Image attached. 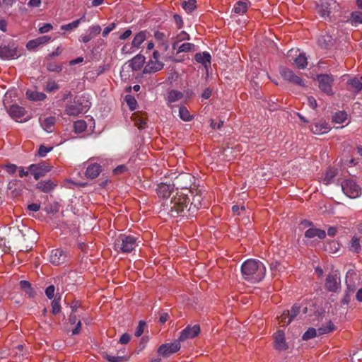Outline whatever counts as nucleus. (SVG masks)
<instances>
[{
  "label": "nucleus",
  "mask_w": 362,
  "mask_h": 362,
  "mask_svg": "<svg viewBox=\"0 0 362 362\" xmlns=\"http://www.w3.org/2000/svg\"><path fill=\"white\" fill-rule=\"evenodd\" d=\"M241 274L245 281L256 284L260 282L264 278L266 268L261 261L249 259L242 264Z\"/></svg>",
  "instance_id": "1"
},
{
  "label": "nucleus",
  "mask_w": 362,
  "mask_h": 362,
  "mask_svg": "<svg viewBox=\"0 0 362 362\" xmlns=\"http://www.w3.org/2000/svg\"><path fill=\"white\" fill-rule=\"evenodd\" d=\"M187 192L191 193L187 187L182 189L181 192H177L170 201V214L172 216H192L191 211H188V206L189 198L187 194L185 193Z\"/></svg>",
  "instance_id": "2"
},
{
  "label": "nucleus",
  "mask_w": 362,
  "mask_h": 362,
  "mask_svg": "<svg viewBox=\"0 0 362 362\" xmlns=\"http://www.w3.org/2000/svg\"><path fill=\"white\" fill-rule=\"evenodd\" d=\"M136 240L133 235L120 234L115 240L114 249L118 252H131L137 245Z\"/></svg>",
  "instance_id": "3"
},
{
  "label": "nucleus",
  "mask_w": 362,
  "mask_h": 362,
  "mask_svg": "<svg viewBox=\"0 0 362 362\" xmlns=\"http://www.w3.org/2000/svg\"><path fill=\"white\" fill-rule=\"evenodd\" d=\"M341 187L343 192L351 199L357 198L361 194V187L352 179L344 180Z\"/></svg>",
  "instance_id": "4"
},
{
  "label": "nucleus",
  "mask_w": 362,
  "mask_h": 362,
  "mask_svg": "<svg viewBox=\"0 0 362 362\" xmlns=\"http://www.w3.org/2000/svg\"><path fill=\"white\" fill-rule=\"evenodd\" d=\"M88 104L83 105L80 99H75L73 102L65 106L64 112L66 115L72 117H77L79 115L86 112L89 109Z\"/></svg>",
  "instance_id": "5"
},
{
  "label": "nucleus",
  "mask_w": 362,
  "mask_h": 362,
  "mask_svg": "<svg viewBox=\"0 0 362 362\" xmlns=\"http://www.w3.org/2000/svg\"><path fill=\"white\" fill-rule=\"evenodd\" d=\"M180 342L178 339L171 342L160 345L158 349V353L160 356L167 358L171 354L177 352L180 349Z\"/></svg>",
  "instance_id": "6"
},
{
  "label": "nucleus",
  "mask_w": 362,
  "mask_h": 362,
  "mask_svg": "<svg viewBox=\"0 0 362 362\" xmlns=\"http://www.w3.org/2000/svg\"><path fill=\"white\" fill-rule=\"evenodd\" d=\"M28 170L33 175L35 180H37L51 170V166L47 165L46 163L42 162L37 164L30 165L28 167Z\"/></svg>",
  "instance_id": "7"
},
{
  "label": "nucleus",
  "mask_w": 362,
  "mask_h": 362,
  "mask_svg": "<svg viewBox=\"0 0 362 362\" xmlns=\"http://www.w3.org/2000/svg\"><path fill=\"white\" fill-rule=\"evenodd\" d=\"M320 89L327 95H332V86L333 83V77L328 74H321L317 76Z\"/></svg>",
  "instance_id": "8"
},
{
  "label": "nucleus",
  "mask_w": 362,
  "mask_h": 362,
  "mask_svg": "<svg viewBox=\"0 0 362 362\" xmlns=\"http://www.w3.org/2000/svg\"><path fill=\"white\" fill-rule=\"evenodd\" d=\"M301 224L305 227L310 226V228L305 232V238H313L317 237L320 239H324L326 237L325 230L313 227L312 222L304 221Z\"/></svg>",
  "instance_id": "9"
},
{
  "label": "nucleus",
  "mask_w": 362,
  "mask_h": 362,
  "mask_svg": "<svg viewBox=\"0 0 362 362\" xmlns=\"http://www.w3.org/2000/svg\"><path fill=\"white\" fill-rule=\"evenodd\" d=\"M68 255L61 248L54 249L50 252L49 262L54 265H60L67 260Z\"/></svg>",
  "instance_id": "10"
},
{
  "label": "nucleus",
  "mask_w": 362,
  "mask_h": 362,
  "mask_svg": "<svg viewBox=\"0 0 362 362\" xmlns=\"http://www.w3.org/2000/svg\"><path fill=\"white\" fill-rule=\"evenodd\" d=\"M199 332L200 327L199 325H194L193 326L187 325L182 330L177 339L181 342L187 339H193L196 337Z\"/></svg>",
  "instance_id": "11"
},
{
  "label": "nucleus",
  "mask_w": 362,
  "mask_h": 362,
  "mask_svg": "<svg viewBox=\"0 0 362 362\" xmlns=\"http://www.w3.org/2000/svg\"><path fill=\"white\" fill-rule=\"evenodd\" d=\"M274 338V347L279 351H286L288 349V343L286 342L284 332L282 330L276 331L273 336Z\"/></svg>",
  "instance_id": "12"
},
{
  "label": "nucleus",
  "mask_w": 362,
  "mask_h": 362,
  "mask_svg": "<svg viewBox=\"0 0 362 362\" xmlns=\"http://www.w3.org/2000/svg\"><path fill=\"white\" fill-rule=\"evenodd\" d=\"M280 74L284 80L289 81L293 84L304 86L303 81L298 76H296L293 71L289 69L281 67L280 69Z\"/></svg>",
  "instance_id": "13"
},
{
  "label": "nucleus",
  "mask_w": 362,
  "mask_h": 362,
  "mask_svg": "<svg viewBox=\"0 0 362 362\" xmlns=\"http://www.w3.org/2000/svg\"><path fill=\"white\" fill-rule=\"evenodd\" d=\"M339 285L340 278L337 272L329 274L327 276L325 281V287L329 291H336L339 288Z\"/></svg>",
  "instance_id": "14"
},
{
  "label": "nucleus",
  "mask_w": 362,
  "mask_h": 362,
  "mask_svg": "<svg viewBox=\"0 0 362 362\" xmlns=\"http://www.w3.org/2000/svg\"><path fill=\"white\" fill-rule=\"evenodd\" d=\"M17 49L13 47L0 45V58L9 60L18 57Z\"/></svg>",
  "instance_id": "15"
},
{
  "label": "nucleus",
  "mask_w": 362,
  "mask_h": 362,
  "mask_svg": "<svg viewBox=\"0 0 362 362\" xmlns=\"http://www.w3.org/2000/svg\"><path fill=\"white\" fill-rule=\"evenodd\" d=\"M132 121L134 122L139 129H144L146 127L147 116L146 114L141 112H135L131 117Z\"/></svg>",
  "instance_id": "16"
},
{
  "label": "nucleus",
  "mask_w": 362,
  "mask_h": 362,
  "mask_svg": "<svg viewBox=\"0 0 362 362\" xmlns=\"http://www.w3.org/2000/svg\"><path fill=\"white\" fill-rule=\"evenodd\" d=\"M23 185L18 180H12L8 184V192L13 197L19 196L23 190Z\"/></svg>",
  "instance_id": "17"
},
{
  "label": "nucleus",
  "mask_w": 362,
  "mask_h": 362,
  "mask_svg": "<svg viewBox=\"0 0 362 362\" xmlns=\"http://www.w3.org/2000/svg\"><path fill=\"white\" fill-rule=\"evenodd\" d=\"M330 126L325 121H320L311 125L310 130L315 134H323L329 132Z\"/></svg>",
  "instance_id": "18"
},
{
  "label": "nucleus",
  "mask_w": 362,
  "mask_h": 362,
  "mask_svg": "<svg viewBox=\"0 0 362 362\" xmlns=\"http://www.w3.org/2000/svg\"><path fill=\"white\" fill-rule=\"evenodd\" d=\"M163 68V64L158 60L150 59L144 66V74H151L157 72Z\"/></svg>",
  "instance_id": "19"
},
{
  "label": "nucleus",
  "mask_w": 362,
  "mask_h": 362,
  "mask_svg": "<svg viewBox=\"0 0 362 362\" xmlns=\"http://www.w3.org/2000/svg\"><path fill=\"white\" fill-rule=\"evenodd\" d=\"M8 115L16 121L21 119L25 114V110L23 107L18 105H12L7 109Z\"/></svg>",
  "instance_id": "20"
},
{
  "label": "nucleus",
  "mask_w": 362,
  "mask_h": 362,
  "mask_svg": "<svg viewBox=\"0 0 362 362\" xmlns=\"http://www.w3.org/2000/svg\"><path fill=\"white\" fill-rule=\"evenodd\" d=\"M51 40V37L47 35L39 37L36 39L31 40L28 42L26 47L29 50H33L37 47L47 44Z\"/></svg>",
  "instance_id": "21"
},
{
  "label": "nucleus",
  "mask_w": 362,
  "mask_h": 362,
  "mask_svg": "<svg viewBox=\"0 0 362 362\" xmlns=\"http://www.w3.org/2000/svg\"><path fill=\"white\" fill-rule=\"evenodd\" d=\"M211 55L207 52L197 53L194 55L195 61L201 64L206 70L211 66Z\"/></svg>",
  "instance_id": "22"
},
{
  "label": "nucleus",
  "mask_w": 362,
  "mask_h": 362,
  "mask_svg": "<svg viewBox=\"0 0 362 362\" xmlns=\"http://www.w3.org/2000/svg\"><path fill=\"white\" fill-rule=\"evenodd\" d=\"M172 48L175 50H177V54L195 51V45L189 42H185L182 45H179L178 42H173L172 44Z\"/></svg>",
  "instance_id": "23"
},
{
  "label": "nucleus",
  "mask_w": 362,
  "mask_h": 362,
  "mask_svg": "<svg viewBox=\"0 0 362 362\" xmlns=\"http://www.w3.org/2000/svg\"><path fill=\"white\" fill-rule=\"evenodd\" d=\"M202 197L200 193H196L193 197L190 206H189L188 211H191L192 216L194 215V213L201 208L203 205L202 204Z\"/></svg>",
  "instance_id": "24"
},
{
  "label": "nucleus",
  "mask_w": 362,
  "mask_h": 362,
  "mask_svg": "<svg viewBox=\"0 0 362 362\" xmlns=\"http://www.w3.org/2000/svg\"><path fill=\"white\" fill-rule=\"evenodd\" d=\"M101 172V166L98 163H91L88 165L86 175L88 178L94 179L97 177Z\"/></svg>",
  "instance_id": "25"
},
{
  "label": "nucleus",
  "mask_w": 362,
  "mask_h": 362,
  "mask_svg": "<svg viewBox=\"0 0 362 362\" xmlns=\"http://www.w3.org/2000/svg\"><path fill=\"white\" fill-rule=\"evenodd\" d=\"M338 173L337 169L334 168H329L325 173L323 177L321 178L323 184L328 185L334 182V177Z\"/></svg>",
  "instance_id": "26"
},
{
  "label": "nucleus",
  "mask_w": 362,
  "mask_h": 362,
  "mask_svg": "<svg viewBox=\"0 0 362 362\" xmlns=\"http://www.w3.org/2000/svg\"><path fill=\"white\" fill-rule=\"evenodd\" d=\"M144 63L145 57L141 54H137L129 61V66H130L134 71H138L141 69Z\"/></svg>",
  "instance_id": "27"
},
{
  "label": "nucleus",
  "mask_w": 362,
  "mask_h": 362,
  "mask_svg": "<svg viewBox=\"0 0 362 362\" xmlns=\"http://www.w3.org/2000/svg\"><path fill=\"white\" fill-rule=\"evenodd\" d=\"M41 127L47 132H52L54 129V126L56 122V118L50 116L44 119H40Z\"/></svg>",
  "instance_id": "28"
},
{
  "label": "nucleus",
  "mask_w": 362,
  "mask_h": 362,
  "mask_svg": "<svg viewBox=\"0 0 362 362\" xmlns=\"http://www.w3.org/2000/svg\"><path fill=\"white\" fill-rule=\"evenodd\" d=\"M173 190V186L165 183H160L157 187V194L160 197L165 198L170 195Z\"/></svg>",
  "instance_id": "29"
},
{
  "label": "nucleus",
  "mask_w": 362,
  "mask_h": 362,
  "mask_svg": "<svg viewBox=\"0 0 362 362\" xmlns=\"http://www.w3.org/2000/svg\"><path fill=\"white\" fill-rule=\"evenodd\" d=\"M57 184L54 183L52 180H42L37 184V188L41 192L48 193L54 189Z\"/></svg>",
  "instance_id": "30"
},
{
  "label": "nucleus",
  "mask_w": 362,
  "mask_h": 362,
  "mask_svg": "<svg viewBox=\"0 0 362 362\" xmlns=\"http://www.w3.org/2000/svg\"><path fill=\"white\" fill-rule=\"evenodd\" d=\"M349 250L353 253L358 254L361 251V240L358 236H353L349 243Z\"/></svg>",
  "instance_id": "31"
},
{
  "label": "nucleus",
  "mask_w": 362,
  "mask_h": 362,
  "mask_svg": "<svg viewBox=\"0 0 362 362\" xmlns=\"http://www.w3.org/2000/svg\"><path fill=\"white\" fill-rule=\"evenodd\" d=\"M147 37V32L146 30L140 31L134 37L132 46L134 48L138 49L141 45L146 40Z\"/></svg>",
  "instance_id": "32"
},
{
  "label": "nucleus",
  "mask_w": 362,
  "mask_h": 362,
  "mask_svg": "<svg viewBox=\"0 0 362 362\" xmlns=\"http://www.w3.org/2000/svg\"><path fill=\"white\" fill-rule=\"evenodd\" d=\"M26 96L32 101H42L47 98L44 93L33 90H28L26 91Z\"/></svg>",
  "instance_id": "33"
},
{
  "label": "nucleus",
  "mask_w": 362,
  "mask_h": 362,
  "mask_svg": "<svg viewBox=\"0 0 362 362\" xmlns=\"http://www.w3.org/2000/svg\"><path fill=\"white\" fill-rule=\"evenodd\" d=\"M183 96L184 95L182 92L171 90L168 93L166 100L168 104H170L180 100Z\"/></svg>",
  "instance_id": "34"
},
{
  "label": "nucleus",
  "mask_w": 362,
  "mask_h": 362,
  "mask_svg": "<svg viewBox=\"0 0 362 362\" xmlns=\"http://www.w3.org/2000/svg\"><path fill=\"white\" fill-rule=\"evenodd\" d=\"M19 286L21 289L25 293V294L29 298H33L35 295V291H33L31 284L30 282L25 280H22L19 283Z\"/></svg>",
  "instance_id": "35"
},
{
  "label": "nucleus",
  "mask_w": 362,
  "mask_h": 362,
  "mask_svg": "<svg viewBox=\"0 0 362 362\" xmlns=\"http://www.w3.org/2000/svg\"><path fill=\"white\" fill-rule=\"evenodd\" d=\"M248 6V2L239 1L234 5L233 11L238 15H243L247 11Z\"/></svg>",
  "instance_id": "36"
},
{
  "label": "nucleus",
  "mask_w": 362,
  "mask_h": 362,
  "mask_svg": "<svg viewBox=\"0 0 362 362\" xmlns=\"http://www.w3.org/2000/svg\"><path fill=\"white\" fill-rule=\"evenodd\" d=\"M293 62L298 69H303L308 64V59L305 54L299 53L294 59Z\"/></svg>",
  "instance_id": "37"
},
{
  "label": "nucleus",
  "mask_w": 362,
  "mask_h": 362,
  "mask_svg": "<svg viewBox=\"0 0 362 362\" xmlns=\"http://www.w3.org/2000/svg\"><path fill=\"white\" fill-rule=\"evenodd\" d=\"M334 329V325L331 322H327L325 325H323L322 327L317 329L318 335H322L325 334H327L332 332Z\"/></svg>",
  "instance_id": "38"
},
{
  "label": "nucleus",
  "mask_w": 362,
  "mask_h": 362,
  "mask_svg": "<svg viewBox=\"0 0 362 362\" xmlns=\"http://www.w3.org/2000/svg\"><path fill=\"white\" fill-rule=\"evenodd\" d=\"M179 116L185 122H189L193 119V116L190 115L189 110L185 106L180 107Z\"/></svg>",
  "instance_id": "39"
},
{
  "label": "nucleus",
  "mask_w": 362,
  "mask_h": 362,
  "mask_svg": "<svg viewBox=\"0 0 362 362\" xmlns=\"http://www.w3.org/2000/svg\"><path fill=\"white\" fill-rule=\"evenodd\" d=\"M84 18H85V16H83L82 18L77 19L76 21H74L73 22H71L70 23L62 25L61 26V30H64V31H69V30H74V29L78 28L81 21H83Z\"/></svg>",
  "instance_id": "40"
},
{
  "label": "nucleus",
  "mask_w": 362,
  "mask_h": 362,
  "mask_svg": "<svg viewBox=\"0 0 362 362\" xmlns=\"http://www.w3.org/2000/svg\"><path fill=\"white\" fill-rule=\"evenodd\" d=\"M87 128L86 122L84 120H77L74 123V132L80 134L83 132Z\"/></svg>",
  "instance_id": "41"
},
{
  "label": "nucleus",
  "mask_w": 362,
  "mask_h": 362,
  "mask_svg": "<svg viewBox=\"0 0 362 362\" xmlns=\"http://www.w3.org/2000/svg\"><path fill=\"white\" fill-rule=\"evenodd\" d=\"M103 358L109 362H122L127 361L124 356H114L108 353H104Z\"/></svg>",
  "instance_id": "42"
},
{
  "label": "nucleus",
  "mask_w": 362,
  "mask_h": 362,
  "mask_svg": "<svg viewBox=\"0 0 362 362\" xmlns=\"http://www.w3.org/2000/svg\"><path fill=\"white\" fill-rule=\"evenodd\" d=\"M351 23L353 25L362 24V11H354L351 14Z\"/></svg>",
  "instance_id": "43"
},
{
  "label": "nucleus",
  "mask_w": 362,
  "mask_h": 362,
  "mask_svg": "<svg viewBox=\"0 0 362 362\" xmlns=\"http://www.w3.org/2000/svg\"><path fill=\"white\" fill-rule=\"evenodd\" d=\"M347 114L344 111H339L334 114L332 120L337 124H342L346 120Z\"/></svg>",
  "instance_id": "44"
},
{
  "label": "nucleus",
  "mask_w": 362,
  "mask_h": 362,
  "mask_svg": "<svg viewBox=\"0 0 362 362\" xmlns=\"http://www.w3.org/2000/svg\"><path fill=\"white\" fill-rule=\"evenodd\" d=\"M47 71H51V72H57V73H59L60 71H62V64L61 63H57V62H48L47 64Z\"/></svg>",
  "instance_id": "45"
},
{
  "label": "nucleus",
  "mask_w": 362,
  "mask_h": 362,
  "mask_svg": "<svg viewBox=\"0 0 362 362\" xmlns=\"http://www.w3.org/2000/svg\"><path fill=\"white\" fill-rule=\"evenodd\" d=\"M289 318H290L289 311L288 310L284 311L282 313V315H281V317H279V323L281 325V326H283V327L287 326L293 320H290Z\"/></svg>",
  "instance_id": "46"
},
{
  "label": "nucleus",
  "mask_w": 362,
  "mask_h": 362,
  "mask_svg": "<svg viewBox=\"0 0 362 362\" xmlns=\"http://www.w3.org/2000/svg\"><path fill=\"white\" fill-rule=\"evenodd\" d=\"M362 76L361 80L357 78H354L348 81V83L351 85L356 92H359L362 90Z\"/></svg>",
  "instance_id": "47"
},
{
  "label": "nucleus",
  "mask_w": 362,
  "mask_h": 362,
  "mask_svg": "<svg viewBox=\"0 0 362 362\" xmlns=\"http://www.w3.org/2000/svg\"><path fill=\"white\" fill-rule=\"evenodd\" d=\"M182 6L187 13H191L196 8V0L183 1Z\"/></svg>",
  "instance_id": "48"
},
{
  "label": "nucleus",
  "mask_w": 362,
  "mask_h": 362,
  "mask_svg": "<svg viewBox=\"0 0 362 362\" xmlns=\"http://www.w3.org/2000/svg\"><path fill=\"white\" fill-rule=\"evenodd\" d=\"M316 336H318L317 329L315 328H309L303 334L302 337V339L303 340H308L310 339H313Z\"/></svg>",
  "instance_id": "49"
},
{
  "label": "nucleus",
  "mask_w": 362,
  "mask_h": 362,
  "mask_svg": "<svg viewBox=\"0 0 362 362\" xmlns=\"http://www.w3.org/2000/svg\"><path fill=\"white\" fill-rule=\"evenodd\" d=\"M328 248L327 250L330 253H336L340 249V245L339 243L334 240H332L328 243Z\"/></svg>",
  "instance_id": "50"
},
{
  "label": "nucleus",
  "mask_w": 362,
  "mask_h": 362,
  "mask_svg": "<svg viewBox=\"0 0 362 362\" xmlns=\"http://www.w3.org/2000/svg\"><path fill=\"white\" fill-rule=\"evenodd\" d=\"M284 267L278 262H275L271 264V270L274 276H277Z\"/></svg>",
  "instance_id": "51"
},
{
  "label": "nucleus",
  "mask_w": 362,
  "mask_h": 362,
  "mask_svg": "<svg viewBox=\"0 0 362 362\" xmlns=\"http://www.w3.org/2000/svg\"><path fill=\"white\" fill-rule=\"evenodd\" d=\"M1 168L5 169L9 175H14L18 168L15 164L9 163L2 165Z\"/></svg>",
  "instance_id": "52"
},
{
  "label": "nucleus",
  "mask_w": 362,
  "mask_h": 362,
  "mask_svg": "<svg viewBox=\"0 0 362 362\" xmlns=\"http://www.w3.org/2000/svg\"><path fill=\"white\" fill-rule=\"evenodd\" d=\"M61 311V305L59 299H54L52 302V313L53 315H57Z\"/></svg>",
  "instance_id": "53"
},
{
  "label": "nucleus",
  "mask_w": 362,
  "mask_h": 362,
  "mask_svg": "<svg viewBox=\"0 0 362 362\" xmlns=\"http://www.w3.org/2000/svg\"><path fill=\"white\" fill-rule=\"evenodd\" d=\"M59 88L58 84L54 81H49L47 83L45 90L50 93Z\"/></svg>",
  "instance_id": "54"
},
{
  "label": "nucleus",
  "mask_w": 362,
  "mask_h": 362,
  "mask_svg": "<svg viewBox=\"0 0 362 362\" xmlns=\"http://www.w3.org/2000/svg\"><path fill=\"white\" fill-rule=\"evenodd\" d=\"M317 13L322 17H326V16H329V11H328V8L327 6H325L323 5L317 6Z\"/></svg>",
  "instance_id": "55"
},
{
  "label": "nucleus",
  "mask_w": 362,
  "mask_h": 362,
  "mask_svg": "<svg viewBox=\"0 0 362 362\" xmlns=\"http://www.w3.org/2000/svg\"><path fill=\"white\" fill-rule=\"evenodd\" d=\"M52 147H46L43 145H41L38 150V155L40 157H45L47 153L52 150Z\"/></svg>",
  "instance_id": "56"
},
{
  "label": "nucleus",
  "mask_w": 362,
  "mask_h": 362,
  "mask_svg": "<svg viewBox=\"0 0 362 362\" xmlns=\"http://www.w3.org/2000/svg\"><path fill=\"white\" fill-rule=\"evenodd\" d=\"M89 33L94 37L101 32V27L98 25H93L89 28Z\"/></svg>",
  "instance_id": "57"
},
{
  "label": "nucleus",
  "mask_w": 362,
  "mask_h": 362,
  "mask_svg": "<svg viewBox=\"0 0 362 362\" xmlns=\"http://www.w3.org/2000/svg\"><path fill=\"white\" fill-rule=\"evenodd\" d=\"M189 35L188 33H187L185 31H182L177 35L174 42H178L179 43L181 41L189 40Z\"/></svg>",
  "instance_id": "58"
},
{
  "label": "nucleus",
  "mask_w": 362,
  "mask_h": 362,
  "mask_svg": "<svg viewBox=\"0 0 362 362\" xmlns=\"http://www.w3.org/2000/svg\"><path fill=\"white\" fill-rule=\"evenodd\" d=\"M300 313V307L297 305H293L291 308L290 315V320L294 319Z\"/></svg>",
  "instance_id": "59"
},
{
  "label": "nucleus",
  "mask_w": 362,
  "mask_h": 362,
  "mask_svg": "<svg viewBox=\"0 0 362 362\" xmlns=\"http://www.w3.org/2000/svg\"><path fill=\"white\" fill-rule=\"evenodd\" d=\"M145 325L146 323L144 322H139L134 334L136 337H140L144 333Z\"/></svg>",
  "instance_id": "60"
},
{
  "label": "nucleus",
  "mask_w": 362,
  "mask_h": 362,
  "mask_svg": "<svg viewBox=\"0 0 362 362\" xmlns=\"http://www.w3.org/2000/svg\"><path fill=\"white\" fill-rule=\"evenodd\" d=\"M127 103L131 110H134L136 109L137 102L134 98L131 96L127 98Z\"/></svg>",
  "instance_id": "61"
},
{
  "label": "nucleus",
  "mask_w": 362,
  "mask_h": 362,
  "mask_svg": "<svg viewBox=\"0 0 362 362\" xmlns=\"http://www.w3.org/2000/svg\"><path fill=\"white\" fill-rule=\"evenodd\" d=\"M54 286L51 285L49 286L45 290V294L49 299H52L54 295Z\"/></svg>",
  "instance_id": "62"
},
{
  "label": "nucleus",
  "mask_w": 362,
  "mask_h": 362,
  "mask_svg": "<svg viewBox=\"0 0 362 362\" xmlns=\"http://www.w3.org/2000/svg\"><path fill=\"white\" fill-rule=\"evenodd\" d=\"M62 53V48L61 47H57L54 51H53L52 53L49 54L46 57V59L50 60L52 58L54 57L59 56Z\"/></svg>",
  "instance_id": "63"
},
{
  "label": "nucleus",
  "mask_w": 362,
  "mask_h": 362,
  "mask_svg": "<svg viewBox=\"0 0 362 362\" xmlns=\"http://www.w3.org/2000/svg\"><path fill=\"white\" fill-rule=\"evenodd\" d=\"M52 29V25L50 23H45L42 26L40 27L39 32L40 33H46Z\"/></svg>",
  "instance_id": "64"
}]
</instances>
